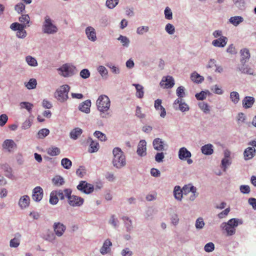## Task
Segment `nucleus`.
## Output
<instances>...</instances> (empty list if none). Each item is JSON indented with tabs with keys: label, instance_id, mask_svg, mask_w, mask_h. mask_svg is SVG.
<instances>
[{
	"label": "nucleus",
	"instance_id": "09e8293b",
	"mask_svg": "<svg viewBox=\"0 0 256 256\" xmlns=\"http://www.w3.org/2000/svg\"><path fill=\"white\" fill-rule=\"evenodd\" d=\"M76 174L80 178H82L86 174V170L84 166H80L76 172Z\"/></svg>",
	"mask_w": 256,
	"mask_h": 256
},
{
	"label": "nucleus",
	"instance_id": "393cba45",
	"mask_svg": "<svg viewBox=\"0 0 256 256\" xmlns=\"http://www.w3.org/2000/svg\"><path fill=\"white\" fill-rule=\"evenodd\" d=\"M240 53L242 56L240 62L244 64L250 58V54L249 50L244 48L240 50Z\"/></svg>",
	"mask_w": 256,
	"mask_h": 256
},
{
	"label": "nucleus",
	"instance_id": "3c124183",
	"mask_svg": "<svg viewBox=\"0 0 256 256\" xmlns=\"http://www.w3.org/2000/svg\"><path fill=\"white\" fill-rule=\"evenodd\" d=\"M204 249L206 252H212L214 249V245L212 242H208L205 245Z\"/></svg>",
	"mask_w": 256,
	"mask_h": 256
},
{
	"label": "nucleus",
	"instance_id": "a211bd4d",
	"mask_svg": "<svg viewBox=\"0 0 256 256\" xmlns=\"http://www.w3.org/2000/svg\"><path fill=\"white\" fill-rule=\"evenodd\" d=\"M86 34L88 38L94 42L96 40V32L94 28L92 26H88L86 29Z\"/></svg>",
	"mask_w": 256,
	"mask_h": 256
},
{
	"label": "nucleus",
	"instance_id": "69168bd1",
	"mask_svg": "<svg viewBox=\"0 0 256 256\" xmlns=\"http://www.w3.org/2000/svg\"><path fill=\"white\" fill-rule=\"evenodd\" d=\"M204 223L202 218H198L197 219L196 222V226L197 228H202L204 227Z\"/></svg>",
	"mask_w": 256,
	"mask_h": 256
},
{
	"label": "nucleus",
	"instance_id": "412c9836",
	"mask_svg": "<svg viewBox=\"0 0 256 256\" xmlns=\"http://www.w3.org/2000/svg\"><path fill=\"white\" fill-rule=\"evenodd\" d=\"M30 202V198L28 196H24L21 197L19 200V206L22 208H24L28 207Z\"/></svg>",
	"mask_w": 256,
	"mask_h": 256
},
{
	"label": "nucleus",
	"instance_id": "79ce46f5",
	"mask_svg": "<svg viewBox=\"0 0 256 256\" xmlns=\"http://www.w3.org/2000/svg\"><path fill=\"white\" fill-rule=\"evenodd\" d=\"M37 82L36 79L31 78L27 83H25L26 86L29 90L34 89L36 87Z\"/></svg>",
	"mask_w": 256,
	"mask_h": 256
},
{
	"label": "nucleus",
	"instance_id": "37998d69",
	"mask_svg": "<svg viewBox=\"0 0 256 256\" xmlns=\"http://www.w3.org/2000/svg\"><path fill=\"white\" fill-rule=\"evenodd\" d=\"M50 133V130L48 128H42L38 132V137L40 138H43L47 136Z\"/></svg>",
	"mask_w": 256,
	"mask_h": 256
},
{
	"label": "nucleus",
	"instance_id": "4be33fe9",
	"mask_svg": "<svg viewBox=\"0 0 256 256\" xmlns=\"http://www.w3.org/2000/svg\"><path fill=\"white\" fill-rule=\"evenodd\" d=\"M16 146V144L14 141L12 140H6L2 144L3 148L8 150L9 152H10Z\"/></svg>",
	"mask_w": 256,
	"mask_h": 256
},
{
	"label": "nucleus",
	"instance_id": "c756f323",
	"mask_svg": "<svg viewBox=\"0 0 256 256\" xmlns=\"http://www.w3.org/2000/svg\"><path fill=\"white\" fill-rule=\"evenodd\" d=\"M174 198L179 200H180L182 198L183 192L180 186H176L174 190Z\"/></svg>",
	"mask_w": 256,
	"mask_h": 256
},
{
	"label": "nucleus",
	"instance_id": "8fccbe9b",
	"mask_svg": "<svg viewBox=\"0 0 256 256\" xmlns=\"http://www.w3.org/2000/svg\"><path fill=\"white\" fill-rule=\"evenodd\" d=\"M118 0H107L106 4L108 8H113L118 4Z\"/></svg>",
	"mask_w": 256,
	"mask_h": 256
},
{
	"label": "nucleus",
	"instance_id": "b1692460",
	"mask_svg": "<svg viewBox=\"0 0 256 256\" xmlns=\"http://www.w3.org/2000/svg\"><path fill=\"white\" fill-rule=\"evenodd\" d=\"M154 108L156 110H160L161 112L160 116L162 118H164L166 115L165 108L162 106V100L157 99L154 102Z\"/></svg>",
	"mask_w": 256,
	"mask_h": 256
},
{
	"label": "nucleus",
	"instance_id": "bf43d9fd",
	"mask_svg": "<svg viewBox=\"0 0 256 256\" xmlns=\"http://www.w3.org/2000/svg\"><path fill=\"white\" fill-rule=\"evenodd\" d=\"M149 28L148 26H140L138 27L136 30V32L139 34H142L144 32H146L148 31Z\"/></svg>",
	"mask_w": 256,
	"mask_h": 256
},
{
	"label": "nucleus",
	"instance_id": "473e14b6",
	"mask_svg": "<svg viewBox=\"0 0 256 256\" xmlns=\"http://www.w3.org/2000/svg\"><path fill=\"white\" fill-rule=\"evenodd\" d=\"M190 78L192 81L196 83L202 82L204 80L203 77L196 72L192 73L191 75Z\"/></svg>",
	"mask_w": 256,
	"mask_h": 256
},
{
	"label": "nucleus",
	"instance_id": "6e6552de",
	"mask_svg": "<svg viewBox=\"0 0 256 256\" xmlns=\"http://www.w3.org/2000/svg\"><path fill=\"white\" fill-rule=\"evenodd\" d=\"M183 194L185 195L191 192V196L190 198V200H194L196 198V188L191 184L185 185L182 189Z\"/></svg>",
	"mask_w": 256,
	"mask_h": 256
},
{
	"label": "nucleus",
	"instance_id": "aec40b11",
	"mask_svg": "<svg viewBox=\"0 0 256 256\" xmlns=\"http://www.w3.org/2000/svg\"><path fill=\"white\" fill-rule=\"evenodd\" d=\"M154 148L158 151L164 150V142L160 138H155L152 142Z\"/></svg>",
	"mask_w": 256,
	"mask_h": 256
},
{
	"label": "nucleus",
	"instance_id": "f704fd0d",
	"mask_svg": "<svg viewBox=\"0 0 256 256\" xmlns=\"http://www.w3.org/2000/svg\"><path fill=\"white\" fill-rule=\"evenodd\" d=\"M60 150L56 147H52L48 149L47 152L50 156H56L60 154Z\"/></svg>",
	"mask_w": 256,
	"mask_h": 256
},
{
	"label": "nucleus",
	"instance_id": "9d476101",
	"mask_svg": "<svg viewBox=\"0 0 256 256\" xmlns=\"http://www.w3.org/2000/svg\"><path fill=\"white\" fill-rule=\"evenodd\" d=\"M138 154L140 156H144L146 154V142L145 140H140L136 150Z\"/></svg>",
	"mask_w": 256,
	"mask_h": 256
},
{
	"label": "nucleus",
	"instance_id": "a878e982",
	"mask_svg": "<svg viewBox=\"0 0 256 256\" xmlns=\"http://www.w3.org/2000/svg\"><path fill=\"white\" fill-rule=\"evenodd\" d=\"M112 245L111 242L109 240L104 241L102 246L100 249V252L102 254H107L110 251V246Z\"/></svg>",
	"mask_w": 256,
	"mask_h": 256
},
{
	"label": "nucleus",
	"instance_id": "338daca9",
	"mask_svg": "<svg viewBox=\"0 0 256 256\" xmlns=\"http://www.w3.org/2000/svg\"><path fill=\"white\" fill-rule=\"evenodd\" d=\"M98 72L101 74V76H106L108 74V71L106 68L102 66H99L98 68Z\"/></svg>",
	"mask_w": 256,
	"mask_h": 256
},
{
	"label": "nucleus",
	"instance_id": "2eb2a0df",
	"mask_svg": "<svg viewBox=\"0 0 256 256\" xmlns=\"http://www.w3.org/2000/svg\"><path fill=\"white\" fill-rule=\"evenodd\" d=\"M54 228L56 234L58 236H62L66 230L65 226L60 222L54 223Z\"/></svg>",
	"mask_w": 256,
	"mask_h": 256
},
{
	"label": "nucleus",
	"instance_id": "cd10ccee",
	"mask_svg": "<svg viewBox=\"0 0 256 256\" xmlns=\"http://www.w3.org/2000/svg\"><path fill=\"white\" fill-rule=\"evenodd\" d=\"M212 145L211 144H207L202 146L201 148L202 152L206 155H210L214 152Z\"/></svg>",
	"mask_w": 256,
	"mask_h": 256
},
{
	"label": "nucleus",
	"instance_id": "20e7f679",
	"mask_svg": "<svg viewBox=\"0 0 256 256\" xmlns=\"http://www.w3.org/2000/svg\"><path fill=\"white\" fill-rule=\"evenodd\" d=\"M70 89V87L67 84L60 86L55 92V98L61 102H64L68 98V94Z\"/></svg>",
	"mask_w": 256,
	"mask_h": 256
},
{
	"label": "nucleus",
	"instance_id": "7c9ffc66",
	"mask_svg": "<svg viewBox=\"0 0 256 256\" xmlns=\"http://www.w3.org/2000/svg\"><path fill=\"white\" fill-rule=\"evenodd\" d=\"M132 85L135 86L136 90V96L140 98H143L144 94V87L139 84H133Z\"/></svg>",
	"mask_w": 256,
	"mask_h": 256
},
{
	"label": "nucleus",
	"instance_id": "5701e85b",
	"mask_svg": "<svg viewBox=\"0 0 256 256\" xmlns=\"http://www.w3.org/2000/svg\"><path fill=\"white\" fill-rule=\"evenodd\" d=\"M254 102V99L252 96H246L242 100V105L245 108H251Z\"/></svg>",
	"mask_w": 256,
	"mask_h": 256
},
{
	"label": "nucleus",
	"instance_id": "6ab92c4d",
	"mask_svg": "<svg viewBox=\"0 0 256 256\" xmlns=\"http://www.w3.org/2000/svg\"><path fill=\"white\" fill-rule=\"evenodd\" d=\"M191 156V153L186 148H182L178 152V158L181 160H186Z\"/></svg>",
	"mask_w": 256,
	"mask_h": 256
},
{
	"label": "nucleus",
	"instance_id": "9b49d317",
	"mask_svg": "<svg viewBox=\"0 0 256 256\" xmlns=\"http://www.w3.org/2000/svg\"><path fill=\"white\" fill-rule=\"evenodd\" d=\"M43 197V190L40 186L36 187L32 191V198L36 202H40Z\"/></svg>",
	"mask_w": 256,
	"mask_h": 256
},
{
	"label": "nucleus",
	"instance_id": "f257e3e1",
	"mask_svg": "<svg viewBox=\"0 0 256 256\" xmlns=\"http://www.w3.org/2000/svg\"><path fill=\"white\" fill-rule=\"evenodd\" d=\"M240 220L233 218L228 220L227 222H222L220 227L228 236H231L235 234L236 228L239 224H242Z\"/></svg>",
	"mask_w": 256,
	"mask_h": 256
},
{
	"label": "nucleus",
	"instance_id": "f8f14e48",
	"mask_svg": "<svg viewBox=\"0 0 256 256\" xmlns=\"http://www.w3.org/2000/svg\"><path fill=\"white\" fill-rule=\"evenodd\" d=\"M256 151L254 148L248 147L244 152V158L246 160L252 158L256 155Z\"/></svg>",
	"mask_w": 256,
	"mask_h": 256
},
{
	"label": "nucleus",
	"instance_id": "864d4df0",
	"mask_svg": "<svg viewBox=\"0 0 256 256\" xmlns=\"http://www.w3.org/2000/svg\"><path fill=\"white\" fill-rule=\"evenodd\" d=\"M165 18L167 20H172V13L170 8L166 7L164 10Z\"/></svg>",
	"mask_w": 256,
	"mask_h": 256
},
{
	"label": "nucleus",
	"instance_id": "49530a36",
	"mask_svg": "<svg viewBox=\"0 0 256 256\" xmlns=\"http://www.w3.org/2000/svg\"><path fill=\"white\" fill-rule=\"evenodd\" d=\"M26 61L30 66H35L38 65L36 60L31 56H26Z\"/></svg>",
	"mask_w": 256,
	"mask_h": 256
},
{
	"label": "nucleus",
	"instance_id": "1a4fd4ad",
	"mask_svg": "<svg viewBox=\"0 0 256 256\" xmlns=\"http://www.w3.org/2000/svg\"><path fill=\"white\" fill-rule=\"evenodd\" d=\"M160 84L164 88H171L174 84V80L171 76H164L163 77Z\"/></svg>",
	"mask_w": 256,
	"mask_h": 256
},
{
	"label": "nucleus",
	"instance_id": "e2e57ef3",
	"mask_svg": "<svg viewBox=\"0 0 256 256\" xmlns=\"http://www.w3.org/2000/svg\"><path fill=\"white\" fill-rule=\"evenodd\" d=\"M8 120V118L6 114H2L0 116V126H4L7 122Z\"/></svg>",
	"mask_w": 256,
	"mask_h": 256
},
{
	"label": "nucleus",
	"instance_id": "13d9d810",
	"mask_svg": "<svg viewBox=\"0 0 256 256\" xmlns=\"http://www.w3.org/2000/svg\"><path fill=\"white\" fill-rule=\"evenodd\" d=\"M166 30L168 34H172L174 32V27L172 24H168L166 26Z\"/></svg>",
	"mask_w": 256,
	"mask_h": 256
},
{
	"label": "nucleus",
	"instance_id": "c03bdc74",
	"mask_svg": "<svg viewBox=\"0 0 256 256\" xmlns=\"http://www.w3.org/2000/svg\"><path fill=\"white\" fill-rule=\"evenodd\" d=\"M240 70L244 74H252L254 72L252 69L244 64L240 68Z\"/></svg>",
	"mask_w": 256,
	"mask_h": 256
},
{
	"label": "nucleus",
	"instance_id": "f03ea898",
	"mask_svg": "<svg viewBox=\"0 0 256 256\" xmlns=\"http://www.w3.org/2000/svg\"><path fill=\"white\" fill-rule=\"evenodd\" d=\"M114 158L112 164L114 166L120 168L126 164V157L124 152L119 148L113 150Z\"/></svg>",
	"mask_w": 256,
	"mask_h": 256
},
{
	"label": "nucleus",
	"instance_id": "6e6d98bb",
	"mask_svg": "<svg viewBox=\"0 0 256 256\" xmlns=\"http://www.w3.org/2000/svg\"><path fill=\"white\" fill-rule=\"evenodd\" d=\"M184 89L182 86H180L176 90V95L179 98H183L184 95Z\"/></svg>",
	"mask_w": 256,
	"mask_h": 256
},
{
	"label": "nucleus",
	"instance_id": "c9c22d12",
	"mask_svg": "<svg viewBox=\"0 0 256 256\" xmlns=\"http://www.w3.org/2000/svg\"><path fill=\"white\" fill-rule=\"evenodd\" d=\"M58 198L56 196V192L53 190L50 194V202L52 204H56L58 203Z\"/></svg>",
	"mask_w": 256,
	"mask_h": 256
},
{
	"label": "nucleus",
	"instance_id": "5fc2aeb1",
	"mask_svg": "<svg viewBox=\"0 0 256 256\" xmlns=\"http://www.w3.org/2000/svg\"><path fill=\"white\" fill-rule=\"evenodd\" d=\"M25 10V6L22 3H18L15 6V10L19 14Z\"/></svg>",
	"mask_w": 256,
	"mask_h": 256
},
{
	"label": "nucleus",
	"instance_id": "39448f33",
	"mask_svg": "<svg viewBox=\"0 0 256 256\" xmlns=\"http://www.w3.org/2000/svg\"><path fill=\"white\" fill-rule=\"evenodd\" d=\"M110 106V101L108 97L104 94L100 96L96 100V106L100 112L108 111Z\"/></svg>",
	"mask_w": 256,
	"mask_h": 256
},
{
	"label": "nucleus",
	"instance_id": "de8ad7c7",
	"mask_svg": "<svg viewBox=\"0 0 256 256\" xmlns=\"http://www.w3.org/2000/svg\"><path fill=\"white\" fill-rule=\"evenodd\" d=\"M200 108L205 113H208L210 112L209 106L208 104L204 102H200L198 103Z\"/></svg>",
	"mask_w": 256,
	"mask_h": 256
},
{
	"label": "nucleus",
	"instance_id": "4468645a",
	"mask_svg": "<svg viewBox=\"0 0 256 256\" xmlns=\"http://www.w3.org/2000/svg\"><path fill=\"white\" fill-rule=\"evenodd\" d=\"M228 38L226 37L222 36L220 38L214 40L212 42V44L216 47L223 48L227 44Z\"/></svg>",
	"mask_w": 256,
	"mask_h": 256
},
{
	"label": "nucleus",
	"instance_id": "680f3d73",
	"mask_svg": "<svg viewBox=\"0 0 256 256\" xmlns=\"http://www.w3.org/2000/svg\"><path fill=\"white\" fill-rule=\"evenodd\" d=\"M230 212V208H228L225 209L222 212H221L219 213L218 215V218H225Z\"/></svg>",
	"mask_w": 256,
	"mask_h": 256
},
{
	"label": "nucleus",
	"instance_id": "58836bf2",
	"mask_svg": "<svg viewBox=\"0 0 256 256\" xmlns=\"http://www.w3.org/2000/svg\"><path fill=\"white\" fill-rule=\"evenodd\" d=\"M19 21L22 23L21 24H26L27 26H30L28 24L30 22V18L28 14H22L19 18Z\"/></svg>",
	"mask_w": 256,
	"mask_h": 256
},
{
	"label": "nucleus",
	"instance_id": "a19ab883",
	"mask_svg": "<svg viewBox=\"0 0 256 256\" xmlns=\"http://www.w3.org/2000/svg\"><path fill=\"white\" fill-rule=\"evenodd\" d=\"M230 98L234 104H236L240 100V95L238 92H231L230 94Z\"/></svg>",
	"mask_w": 256,
	"mask_h": 256
},
{
	"label": "nucleus",
	"instance_id": "f3484780",
	"mask_svg": "<svg viewBox=\"0 0 256 256\" xmlns=\"http://www.w3.org/2000/svg\"><path fill=\"white\" fill-rule=\"evenodd\" d=\"M88 142H90L88 150V152H90V153H93L96 152L100 148V146L98 143L96 141H94L92 140V138H89L88 139Z\"/></svg>",
	"mask_w": 256,
	"mask_h": 256
},
{
	"label": "nucleus",
	"instance_id": "4c0bfd02",
	"mask_svg": "<svg viewBox=\"0 0 256 256\" xmlns=\"http://www.w3.org/2000/svg\"><path fill=\"white\" fill-rule=\"evenodd\" d=\"M27 26L26 24H20L18 22H14L10 26V28L14 31L20 30L22 28H26Z\"/></svg>",
	"mask_w": 256,
	"mask_h": 256
},
{
	"label": "nucleus",
	"instance_id": "4d7b16f0",
	"mask_svg": "<svg viewBox=\"0 0 256 256\" xmlns=\"http://www.w3.org/2000/svg\"><path fill=\"white\" fill-rule=\"evenodd\" d=\"M118 40L120 41L124 46H128L130 40L126 36H120L118 38Z\"/></svg>",
	"mask_w": 256,
	"mask_h": 256
},
{
	"label": "nucleus",
	"instance_id": "c85d7f7f",
	"mask_svg": "<svg viewBox=\"0 0 256 256\" xmlns=\"http://www.w3.org/2000/svg\"><path fill=\"white\" fill-rule=\"evenodd\" d=\"M82 130L76 128L73 129L70 132V137L73 140H76L82 134Z\"/></svg>",
	"mask_w": 256,
	"mask_h": 256
},
{
	"label": "nucleus",
	"instance_id": "bb28decb",
	"mask_svg": "<svg viewBox=\"0 0 256 256\" xmlns=\"http://www.w3.org/2000/svg\"><path fill=\"white\" fill-rule=\"evenodd\" d=\"M53 184L56 186H60L63 185L65 182L64 178L60 176H56L52 179Z\"/></svg>",
	"mask_w": 256,
	"mask_h": 256
},
{
	"label": "nucleus",
	"instance_id": "72a5a7b5",
	"mask_svg": "<svg viewBox=\"0 0 256 256\" xmlns=\"http://www.w3.org/2000/svg\"><path fill=\"white\" fill-rule=\"evenodd\" d=\"M17 238H14L11 240L10 243V246L12 248H17L20 245L19 238L20 237V234H17Z\"/></svg>",
	"mask_w": 256,
	"mask_h": 256
},
{
	"label": "nucleus",
	"instance_id": "ddd939ff",
	"mask_svg": "<svg viewBox=\"0 0 256 256\" xmlns=\"http://www.w3.org/2000/svg\"><path fill=\"white\" fill-rule=\"evenodd\" d=\"M62 72V75L64 77L68 76L72 74L73 69L68 64H64L58 69Z\"/></svg>",
	"mask_w": 256,
	"mask_h": 256
},
{
	"label": "nucleus",
	"instance_id": "e433bc0d",
	"mask_svg": "<svg viewBox=\"0 0 256 256\" xmlns=\"http://www.w3.org/2000/svg\"><path fill=\"white\" fill-rule=\"evenodd\" d=\"M21 108H26L29 112H31L34 105L28 102H22L20 104Z\"/></svg>",
	"mask_w": 256,
	"mask_h": 256
},
{
	"label": "nucleus",
	"instance_id": "dca6fc26",
	"mask_svg": "<svg viewBox=\"0 0 256 256\" xmlns=\"http://www.w3.org/2000/svg\"><path fill=\"white\" fill-rule=\"evenodd\" d=\"M91 106V101L86 100L81 103L78 106V109L82 112L88 114L90 112V107Z\"/></svg>",
	"mask_w": 256,
	"mask_h": 256
},
{
	"label": "nucleus",
	"instance_id": "ea45409f",
	"mask_svg": "<svg viewBox=\"0 0 256 256\" xmlns=\"http://www.w3.org/2000/svg\"><path fill=\"white\" fill-rule=\"evenodd\" d=\"M61 164L64 168L68 170L71 168L72 162L68 158H64L62 160Z\"/></svg>",
	"mask_w": 256,
	"mask_h": 256
},
{
	"label": "nucleus",
	"instance_id": "603ef678",
	"mask_svg": "<svg viewBox=\"0 0 256 256\" xmlns=\"http://www.w3.org/2000/svg\"><path fill=\"white\" fill-rule=\"evenodd\" d=\"M20 28V30H18L16 32V36L18 38H24L26 36V32L24 30V28Z\"/></svg>",
	"mask_w": 256,
	"mask_h": 256
},
{
	"label": "nucleus",
	"instance_id": "2f4dec72",
	"mask_svg": "<svg viewBox=\"0 0 256 256\" xmlns=\"http://www.w3.org/2000/svg\"><path fill=\"white\" fill-rule=\"evenodd\" d=\"M243 20L244 18L240 16H232L230 19V22L234 26H238Z\"/></svg>",
	"mask_w": 256,
	"mask_h": 256
},
{
	"label": "nucleus",
	"instance_id": "0e129e2a",
	"mask_svg": "<svg viewBox=\"0 0 256 256\" xmlns=\"http://www.w3.org/2000/svg\"><path fill=\"white\" fill-rule=\"evenodd\" d=\"M240 190L243 194H248L250 192V188L248 185H242L240 186Z\"/></svg>",
	"mask_w": 256,
	"mask_h": 256
},
{
	"label": "nucleus",
	"instance_id": "052dcab7",
	"mask_svg": "<svg viewBox=\"0 0 256 256\" xmlns=\"http://www.w3.org/2000/svg\"><path fill=\"white\" fill-rule=\"evenodd\" d=\"M80 76L83 78H87L90 76V72L88 69H84L80 72Z\"/></svg>",
	"mask_w": 256,
	"mask_h": 256
},
{
	"label": "nucleus",
	"instance_id": "7ed1b4c3",
	"mask_svg": "<svg viewBox=\"0 0 256 256\" xmlns=\"http://www.w3.org/2000/svg\"><path fill=\"white\" fill-rule=\"evenodd\" d=\"M66 196L68 198V204L72 206H80L84 202V200L81 197L72 195V190L70 188H66L64 190Z\"/></svg>",
	"mask_w": 256,
	"mask_h": 256
},
{
	"label": "nucleus",
	"instance_id": "0eeeda50",
	"mask_svg": "<svg viewBox=\"0 0 256 256\" xmlns=\"http://www.w3.org/2000/svg\"><path fill=\"white\" fill-rule=\"evenodd\" d=\"M77 188L80 192L86 194H90L94 190V186L88 183L86 181H81L77 186Z\"/></svg>",
	"mask_w": 256,
	"mask_h": 256
},
{
	"label": "nucleus",
	"instance_id": "a18cd8bd",
	"mask_svg": "<svg viewBox=\"0 0 256 256\" xmlns=\"http://www.w3.org/2000/svg\"><path fill=\"white\" fill-rule=\"evenodd\" d=\"M94 136L102 142L105 141L106 139V135L100 131H96Z\"/></svg>",
	"mask_w": 256,
	"mask_h": 256
},
{
	"label": "nucleus",
	"instance_id": "774afa93",
	"mask_svg": "<svg viewBox=\"0 0 256 256\" xmlns=\"http://www.w3.org/2000/svg\"><path fill=\"white\" fill-rule=\"evenodd\" d=\"M206 94L204 92L202 91L196 94V98L198 100H203L206 98Z\"/></svg>",
	"mask_w": 256,
	"mask_h": 256
},
{
	"label": "nucleus",
	"instance_id": "423d86ee",
	"mask_svg": "<svg viewBox=\"0 0 256 256\" xmlns=\"http://www.w3.org/2000/svg\"><path fill=\"white\" fill-rule=\"evenodd\" d=\"M42 30L44 33L48 34L55 33L58 30L56 26L52 24V20L48 16H46L44 18Z\"/></svg>",
	"mask_w": 256,
	"mask_h": 256
}]
</instances>
